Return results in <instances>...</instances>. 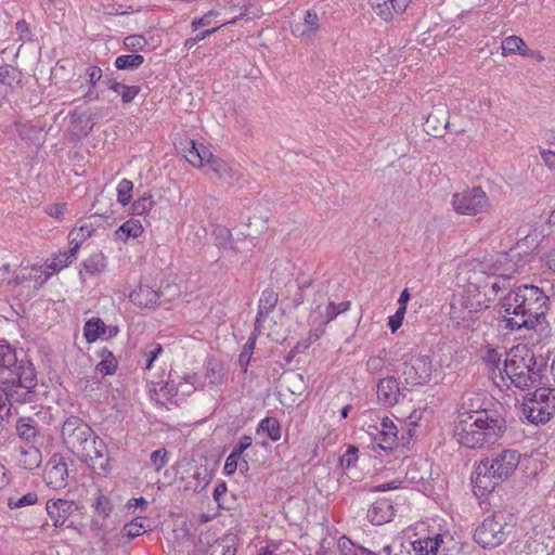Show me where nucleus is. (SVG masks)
<instances>
[{
	"instance_id": "nucleus-51",
	"label": "nucleus",
	"mask_w": 555,
	"mask_h": 555,
	"mask_svg": "<svg viewBox=\"0 0 555 555\" xmlns=\"http://www.w3.org/2000/svg\"><path fill=\"white\" fill-rule=\"evenodd\" d=\"M16 80L15 69L9 65L0 66V83L12 86Z\"/></svg>"
},
{
	"instance_id": "nucleus-47",
	"label": "nucleus",
	"mask_w": 555,
	"mask_h": 555,
	"mask_svg": "<svg viewBox=\"0 0 555 555\" xmlns=\"http://www.w3.org/2000/svg\"><path fill=\"white\" fill-rule=\"evenodd\" d=\"M118 363L116 358L114 359H102L95 366V372L105 375H113L117 370Z\"/></svg>"
},
{
	"instance_id": "nucleus-59",
	"label": "nucleus",
	"mask_w": 555,
	"mask_h": 555,
	"mask_svg": "<svg viewBox=\"0 0 555 555\" xmlns=\"http://www.w3.org/2000/svg\"><path fill=\"white\" fill-rule=\"evenodd\" d=\"M89 83L94 86L102 78V69L99 66H91L87 69Z\"/></svg>"
},
{
	"instance_id": "nucleus-41",
	"label": "nucleus",
	"mask_w": 555,
	"mask_h": 555,
	"mask_svg": "<svg viewBox=\"0 0 555 555\" xmlns=\"http://www.w3.org/2000/svg\"><path fill=\"white\" fill-rule=\"evenodd\" d=\"M133 183L128 179H122L117 185V201L122 206H127L132 198Z\"/></svg>"
},
{
	"instance_id": "nucleus-38",
	"label": "nucleus",
	"mask_w": 555,
	"mask_h": 555,
	"mask_svg": "<svg viewBox=\"0 0 555 555\" xmlns=\"http://www.w3.org/2000/svg\"><path fill=\"white\" fill-rule=\"evenodd\" d=\"M351 307V302L349 300L341 301L339 304H335L334 301H328L325 308V323H330L335 320L339 314L347 312Z\"/></svg>"
},
{
	"instance_id": "nucleus-7",
	"label": "nucleus",
	"mask_w": 555,
	"mask_h": 555,
	"mask_svg": "<svg viewBox=\"0 0 555 555\" xmlns=\"http://www.w3.org/2000/svg\"><path fill=\"white\" fill-rule=\"evenodd\" d=\"M504 377L519 389L542 385L545 367L538 365L533 351L526 345H517L505 352Z\"/></svg>"
},
{
	"instance_id": "nucleus-46",
	"label": "nucleus",
	"mask_w": 555,
	"mask_h": 555,
	"mask_svg": "<svg viewBox=\"0 0 555 555\" xmlns=\"http://www.w3.org/2000/svg\"><path fill=\"white\" fill-rule=\"evenodd\" d=\"M359 449L356 446H348L345 453L339 459V464L344 468H351L356 466L358 462Z\"/></svg>"
},
{
	"instance_id": "nucleus-1",
	"label": "nucleus",
	"mask_w": 555,
	"mask_h": 555,
	"mask_svg": "<svg viewBox=\"0 0 555 555\" xmlns=\"http://www.w3.org/2000/svg\"><path fill=\"white\" fill-rule=\"evenodd\" d=\"M548 297L542 288L522 284L507 292L496 306V320L509 332L532 331L545 320Z\"/></svg>"
},
{
	"instance_id": "nucleus-61",
	"label": "nucleus",
	"mask_w": 555,
	"mask_h": 555,
	"mask_svg": "<svg viewBox=\"0 0 555 555\" xmlns=\"http://www.w3.org/2000/svg\"><path fill=\"white\" fill-rule=\"evenodd\" d=\"M11 416V406L2 408L0 412V433L3 431L10 424Z\"/></svg>"
},
{
	"instance_id": "nucleus-49",
	"label": "nucleus",
	"mask_w": 555,
	"mask_h": 555,
	"mask_svg": "<svg viewBox=\"0 0 555 555\" xmlns=\"http://www.w3.org/2000/svg\"><path fill=\"white\" fill-rule=\"evenodd\" d=\"M251 444H253L251 437L248 436V435H243L242 437H240V439L237 440V442L233 447L232 452L234 454L238 455L240 457H242L244 452L247 449H249L251 447Z\"/></svg>"
},
{
	"instance_id": "nucleus-36",
	"label": "nucleus",
	"mask_w": 555,
	"mask_h": 555,
	"mask_svg": "<svg viewBox=\"0 0 555 555\" xmlns=\"http://www.w3.org/2000/svg\"><path fill=\"white\" fill-rule=\"evenodd\" d=\"M92 232L93 229L87 224L70 230L68 233L69 245L72 247H75L76 250H78L82 242H85L92 235Z\"/></svg>"
},
{
	"instance_id": "nucleus-64",
	"label": "nucleus",
	"mask_w": 555,
	"mask_h": 555,
	"mask_svg": "<svg viewBox=\"0 0 555 555\" xmlns=\"http://www.w3.org/2000/svg\"><path fill=\"white\" fill-rule=\"evenodd\" d=\"M147 501L143 498V496H140V498H132L128 501L127 503V507L128 509L130 508H141L142 511L146 509L147 508Z\"/></svg>"
},
{
	"instance_id": "nucleus-44",
	"label": "nucleus",
	"mask_w": 555,
	"mask_h": 555,
	"mask_svg": "<svg viewBox=\"0 0 555 555\" xmlns=\"http://www.w3.org/2000/svg\"><path fill=\"white\" fill-rule=\"evenodd\" d=\"M168 461L169 452L166 448H159L153 451L150 455V463L156 472H159L163 467H165Z\"/></svg>"
},
{
	"instance_id": "nucleus-2",
	"label": "nucleus",
	"mask_w": 555,
	"mask_h": 555,
	"mask_svg": "<svg viewBox=\"0 0 555 555\" xmlns=\"http://www.w3.org/2000/svg\"><path fill=\"white\" fill-rule=\"evenodd\" d=\"M0 385L17 403L38 400V378L35 365L5 340H0Z\"/></svg>"
},
{
	"instance_id": "nucleus-17",
	"label": "nucleus",
	"mask_w": 555,
	"mask_h": 555,
	"mask_svg": "<svg viewBox=\"0 0 555 555\" xmlns=\"http://www.w3.org/2000/svg\"><path fill=\"white\" fill-rule=\"evenodd\" d=\"M149 530L150 528L149 525L145 524V517L137 516L122 526L116 539L119 544L125 545Z\"/></svg>"
},
{
	"instance_id": "nucleus-10",
	"label": "nucleus",
	"mask_w": 555,
	"mask_h": 555,
	"mask_svg": "<svg viewBox=\"0 0 555 555\" xmlns=\"http://www.w3.org/2000/svg\"><path fill=\"white\" fill-rule=\"evenodd\" d=\"M509 533L508 525L503 513H495L487 517L474 533V540L483 548H493L501 545Z\"/></svg>"
},
{
	"instance_id": "nucleus-5",
	"label": "nucleus",
	"mask_w": 555,
	"mask_h": 555,
	"mask_svg": "<svg viewBox=\"0 0 555 555\" xmlns=\"http://www.w3.org/2000/svg\"><path fill=\"white\" fill-rule=\"evenodd\" d=\"M521 454L516 449L492 450L478 463L472 486L475 495L485 496L511 478L519 466Z\"/></svg>"
},
{
	"instance_id": "nucleus-9",
	"label": "nucleus",
	"mask_w": 555,
	"mask_h": 555,
	"mask_svg": "<svg viewBox=\"0 0 555 555\" xmlns=\"http://www.w3.org/2000/svg\"><path fill=\"white\" fill-rule=\"evenodd\" d=\"M185 158L194 167H207L206 173L209 171L225 182H230L234 178L232 168L220 157L214 155L211 151L203 144H197L194 140L185 142Z\"/></svg>"
},
{
	"instance_id": "nucleus-15",
	"label": "nucleus",
	"mask_w": 555,
	"mask_h": 555,
	"mask_svg": "<svg viewBox=\"0 0 555 555\" xmlns=\"http://www.w3.org/2000/svg\"><path fill=\"white\" fill-rule=\"evenodd\" d=\"M373 449H379L385 452H391L398 446V428L388 417L380 421L374 431L370 433Z\"/></svg>"
},
{
	"instance_id": "nucleus-14",
	"label": "nucleus",
	"mask_w": 555,
	"mask_h": 555,
	"mask_svg": "<svg viewBox=\"0 0 555 555\" xmlns=\"http://www.w3.org/2000/svg\"><path fill=\"white\" fill-rule=\"evenodd\" d=\"M406 390L408 386L401 387L395 376L379 378L376 385L378 403L387 408L395 406L405 397Z\"/></svg>"
},
{
	"instance_id": "nucleus-60",
	"label": "nucleus",
	"mask_w": 555,
	"mask_h": 555,
	"mask_svg": "<svg viewBox=\"0 0 555 555\" xmlns=\"http://www.w3.org/2000/svg\"><path fill=\"white\" fill-rule=\"evenodd\" d=\"M227 491H228V488H227L225 482L222 481V482L217 483L215 487V490H214V500L218 504H221L223 496L227 494Z\"/></svg>"
},
{
	"instance_id": "nucleus-26",
	"label": "nucleus",
	"mask_w": 555,
	"mask_h": 555,
	"mask_svg": "<svg viewBox=\"0 0 555 555\" xmlns=\"http://www.w3.org/2000/svg\"><path fill=\"white\" fill-rule=\"evenodd\" d=\"M106 334V325L102 319L93 317L85 323L83 336L88 343H93Z\"/></svg>"
},
{
	"instance_id": "nucleus-34",
	"label": "nucleus",
	"mask_w": 555,
	"mask_h": 555,
	"mask_svg": "<svg viewBox=\"0 0 555 555\" xmlns=\"http://www.w3.org/2000/svg\"><path fill=\"white\" fill-rule=\"evenodd\" d=\"M260 332L261 331H257L256 327L254 328V332L250 334L247 343L244 345V347L240 353L238 362L245 372L247 371V366H248L250 358L254 353L256 340H257Z\"/></svg>"
},
{
	"instance_id": "nucleus-52",
	"label": "nucleus",
	"mask_w": 555,
	"mask_h": 555,
	"mask_svg": "<svg viewBox=\"0 0 555 555\" xmlns=\"http://www.w3.org/2000/svg\"><path fill=\"white\" fill-rule=\"evenodd\" d=\"M304 25L306 31H314L319 28V16L315 12L308 10L305 13Z\"/></svg>"
},
{
	"instance_id": "nucleus-23",
	"label": "nucleus",
	"mask_w": 555,
	"mask_h": 555,
	"mask_svg": "<svg viewBox=\"0 0 555 555\" xmlns=\"http://www.w3.org/2000/svg\"><path fill=\"white\" fill-rule=\"evenodd\" d=\"M502 356L503 353L501 352L500 348L487 346L481 356V359L491 374H499L502 379H504V372L502 370L504 361H502Z\"/></svg>"
},
{
	"instance_id": "nucleus-40",
	"label": "nucleus",
	"mask_w": 555,
	"mask_h": 555,
	"mask_svg": "<svg viewBox=\"0 0 555 555\" xmlns=\"http://www.w3.org/2000/svg\"><path fill=\"white\" fill-rule=\"evenodd\" d=\"M154 201L151 194H144L133 202L131 206V212L134 216H143L153 208Z\"/></svg>"
},
{
	"instance_id": "nucleus-16",
	"label": "nucleus",
	"mask_w": 555,
	"mask_h": 555,
	"mask_svg": "<svg viewBox=\"0 0 555 555\" xmlns=\"http://www.w3.org/2000/svg\"><path fill=\"white\" fill-rule=\"evenodd\" d=\"M46 509L50 519L53 521V526L62 527L66 525L68 518L77 511V505L74 501L52 499L47 501Z\"/></svg>"
},
{
	"instance_id": "nucleus-13",
	"label": "nucleus",
	"mask_w": 555,
	"mask_h": 555,
	"mask_svg": "<svg viewBox=\"0 0 555 555\" xmlns=\"http://www.w3.org/2000/svg\"><path fill=\"white\" fill-rule=\"evenodd\" d=\"M42 478L46 485L54 490H60L67 486L68 465L62 454L55 453L48 460Z\"/></svg>"
},
{
	"instance_id": "nucleus-35",
	"label": "nucleus",
	"mask_w": 555,
	"mask_h": 555,
	"mask_svg": "<svg viewBox=\"0 0 555 555\" xmlns=\"http://www.w3.org/2000/svg\"><path fill=\"white\" fill-rule=\"evenodd\" d=\"M163 346L158 343L152 341L144 346L142 349V357L144 359L143 369L151 370L155 360L163 353Z\"/></svg>"
},
{
	"instance_id": "nucleus-11",
	"label": "nucleus",
	"mask_w": 555,
	"mask_h": 555,
	"mask_svg": "<svg viewBox=\"0 0 555 555\" xmlns=\"http://www.w3.org/2000/svg\"><path fill=\"white\" fill-rule=\"evenodd\" d=\"M452 206L459 215L476 216L486 211L489 206V198L480 186H474L454 193Z\"/></svg>"
},
{
	"instance_id": "nucleus-22",
	"label": "nucleus",
	"mask_w": 555,
	"mask_h": 555,
	"mask_svg": "<svg viewBox=\"0 0 555 555\" xmlns=\"http://www.w3.org/2000/svg\"><path fill=\"white\" fill-rule=\"evenodd\" d=\"M18 465L27 470L36 469L42 462L41 450L35 446L18 449Z\"/></svg>"
},
{
	"instance_id": "nucleus-6",
	"label": "nucleus",
	"mask_w": 555,
	"mask_h": 555,
	"mask_svg": "<svg viewBox=\"0 0 555 555\" xmlns=\"http://www.w3.org/2000/svg\"><path fill=\"white\" fill-rule=\"evenodd\" d=\"M506 281V275L499 269L493 270L492 276L475 273L474 278H469L465 296L461 299V308L455 304L451 305V318L460 323V321L472 319L474 313L487 309L499 292L507 288Z\"/></svg>"
},
{
	"instance_id": "nucleus-21",
	"label": "nucleus",
	"mask_w": 555,
	"mask_h": 555,
	"mask_svg": "<svg viewBox=\"0 0 555 555\" xmlns=\"http://www.w3.org/2000/svg\"><path fill=\"white\" fill-rule=\"evenodd\" d=\"M130 300L141 308H155L159 300V293L149 285H140L130 293Z\"/></svg>"
},
{
	"instance_id": "nucleus-45",
	"label": "nucleus",
	"mask_w": 555,
	"mask_h": 555,
	"mask_svg": "<svg viewBox=\"0 0 555 555\" xmlns=\"http://www.w3.org/2000/svg\"><path fill=\"white\" fill-rule=\"evenodd\" d=\"M124 46L132 52L142 51L147 46V40L142 35H130L124 39Z\"/></svg>"
},
{
	"instance_id": "nucleus-56",
	"label": "nucleus",
	"mask_w": 555,
	"mask_h": 555,
	"mask_svg": "<svg viewBox=\"0 0 555 555\" xmlns=\"http://www.w3.org/2000/svg\"><path fill=\"white\" fill-rule=\"evenodd\" d=\"M66 210L65 203L52 204L46 207L44 211L53 218H60Z\"/></svg>"
},
{
	"instance_id": "nucleus-58",
	"label": "nucleus",
	"mask_w": 555,
	"mask_h": 555,
	"mask_svg": "<svg viewBox=\"0 0 555 555\" xmlns=\"http://www.w3.org/2000/svg\"><path fill=\"white\" fill-rule=\"evenodd\" d=\"M402 485V481L401 480H391L389 482H384V483H380V485H377L376 487H374V491H378V492H385V491H389V490H396V489H399Z\"/></svg>"
},
{
	"instance_id": "nucleus-33",
	"label": "nucleus",
	"mask_w": 555,
	"mask_h": 555,
	"mask_svg": "<svg viewBox=\"0 0 555 555\" xmlns=\"http://www.w3.org/2000/svg\"><path fill=\"white\" fill-rule=\"evenodd\" d=\"M92 507L94 508L95 514L101 516L103 519L108 518L114 511V504L112 500L103 493H99L94 498Z\"/></svg>"
},
{
	"instance_id": "nucleus-29",
	"label": "nucleus",
	"mask_w": 555,
	"mask_h": 555,
	"mask_svg": "<svg viewBox=\"0 0 555 555\" xmlns=\"http://www.w3.org/2000/svg\"><path fill=\"white\" fill-rule=\"evenodd\" d=\"M143 227L139 220L130 219L124 222L116 231L115 235L121 241H127L129 237H138L142 234Z\"/></svg>"
},
{
	"instance_id": "nucleus-53",
	"label": "nucleus",
	"mask_w": 555,
	"mask_h": 555,
	"mask_svg": "<svg viewBox=\"0 0 555 555\" xmlns=\"http://www.w3.org/2000/svg\"><path fill=\"white\" fill-rule=\"evenodd\" d=\"M217 244L219 246L225 247L232 236L231 231L225 227H218L215 230Z\"/></svg>"
},
{
	"instance_id": "nucleus-43",
	"label": "nucleus",
	"mask_w": 555,
	"mask_h": 555,
	"mask_svg": "<svg viewBox=\"0 0 555 555\" xmlns=\"http://www.w3.org/2000/svg\"><path fill=\"white\" fill-rule=\"evenodd\" d=\"M388 1L389 0H370L375 14L386 22L393 18L392 8L388 4Z\"/></svg>"
},
{
	"instance_id": "nucleus-50",
	"label": "nucleus",
	"mask_w": 555,
	"mask_h": 555,
	"mask_svg": "<svg viewBox=\"0 0 555 555\" xmlns=\"http://www.w3.org/2000/svg\"><path fill=\"white\" fill-rule=\"evenodd\" d=\"M241 460V457L236 454H234L233 452H231L227 460H225V463H224V466H223V474L225 476H232L235 474L237 467H238V461Z\"/></svg>"
},
{
	"instance_id": "nucleus-25",
	"label": "nucleus",
	"mask_w": 555,
	"mask_h": 555,
	"mask_svg": "<svg viewBox=\"0 0 555 555\" xmlns=\"http://www.w3.org/2000/svg\"><path fill=\"white\" fill-rule=\"evenodd\" d=\"M78 250L69 245V248L60 251L54 256L51 263L47 264V269L52 270L54 273L60 272L62 269L68 267L77 258Z\"/></svg>"
},
{
	"instance_id": "nucleus-20",
	"label": "nucleus",
	"mask_w": 555,
	"mask_h": 555,
	"mask_svg": "<svg viewBox=\"0 0 555 555\" xmlns=\"http://www.w3.org/2000/svg\"><path fill=\"white\" fill-rule=\"evenodd\" d=\"M40 426L38 422L30 416H22L16 421L15 433L17 437L28 443H35L40 437Z\"/></svg>"
},
{
	"instance_id": "nucleus-19",
	"label": "nucleus",
	"mask_w": 555,
	"mask_h": 555,
	"mask_svg": "<svg viewBox=\"0 0 555 555\" xmlns=\"http://www.w3.org/2000/svg\"><path fill=\"white\" fill-rule=\"evenodd\" d=\"M393 515V506L388 500L374 502L367 511V519L374 526H380L390 521Z\"/></svg>"
},
{
	"instance_id": "nucleus-28",
	"label": "nucleus",
	"mask_w": 555,
	"mask_h": 555,
	"mask_svg": "<svg viewBox=\"0 0 555 555\" xmlns=\"http://www.w3.org/2000/svg\"><path fill=\"white\" fill-rule=\"evenodd\" d=\"M82 266L90 275L101 274L107 266L106 257L102 251L93 253L82 262Z\"/></svg>"
},
{
	"instance_id": "nucleus-24",
	"label": "nucleus",
	"mask_w": 555,
	"mask_h": 555,
	"mask_svg": "<svg viewBox=\"0 0 555 555\" xmlns=\"http://www.w3.org/2000/svg\"><path fill=\"white\" fill-rule=\"evenodd\" d=\"M257 434H266L272 441H279L282 437V427L276 417L267 416L257 426Z\"/></svg>"
},
{
	"instance_id": "nucleus-8",
	"label": "nucleus",
	"mask_w": 555,
	"mask_h": 555,
	"mask_svg": "<svg viewBox=\"0 0 555 555\" xmlns=\"http://www.w3.org/2000/svg\"><path fill=\"white\" fill-rule=\"evenodd\" d=\"M522 415L534 425H543L555 415V388L541 387L528 393L521 404Z\"/></svg>"
},
{
	"instance_id": "nucleus-42",
	"label": "nucleus",
	"mask_w": 555,
	"mask_h": 555,
	"mask_svg": "<svg viewBox=\"0 0 555 555\" xmlns=\"http://www.w3.org/2000/svg\"><path fill=\"white\" fill-rule=\"evenodd\" d=\"M38 502V494L36 492H28L21 498L10 496L8 499V506L11 509L22 508L25 506L34 505Z\"/></svg>"
},
{
	"instance_id": "nucleus-62",
	"label": "nucleus",
	"mask_w": 555,
	"mask_h": 555,
	"mask_svg": "<svg viewBox=\"0 0 555 555\" xmlns=\"http://www.w3.org/2000/svg\"><path fill=\"white\" fill-rule=\"evenodd\" d=\"M210 555H236L234 545H218Z\"/></svg>"
},
{
	"instance_id": "nucleus-12",
	"label": "nucleus",
	"mask_w": 555,
	"mask_h": 555,
	"mask_svg": "<svg viewBox=\"0 0 555 555\" xmlns=\"http://www.w3.org/2000/svg\"><path fill=\"white\" fill-rule=\"evenodd\" d=\"M433 372L431 360L428 356L412 354L402 363L400 370L406 386H418L426 384Z\"/></svg>"
},
{
	"instance_id": "nucleus-31",
	"label": "nucleus",
	"mask_w": 555,
	"mask_h": 555,
	"mask_svg": "<svg viewBox=\"0 0 555 555\" xmlns=\"http://www.w3.org/2000/svg\"><path fill=\"white\" fill-rule=\"evenodd\" d=\"M387 353L386 351L379 352L377 356H372L366 361V370L375 376H380L387 371Z\"/></svg>"
},
{
	"instance_id": "nucleus-30",
	"label": "nucleus",
	"mask_w": 555,
	"mask_h": 555,
	"mask_svg": "<svg viewBox=\"0 0 555 555\" xmlns=\"http://www.w3.org/2000/svg\"><path fill=\"white\" fill-rule=\"evenodd\" d=\"M144 63V56L138 53L119 55L115 60V67L119 70H134Z\"/></svg>"
},
{
	"instance_id": "nucleus-63",
	"label": "nucleus",
	"mask_w": 555,
	"mask_h": 555,
	"mask_svg": "<svg viewBox=\"0 0 555 555\" xmlns=\"http://www.w3.org/2000/svg\"><path fill=\"white\" fill-rule=\"evenodd\" d=\"M541 157H542L544 164L550 169H555V152H553L551 150H542Z\"/></svg>"
},
{
	"instance_id": "nucleus-37",
	"label": "nucleus",
	"mask_w": 555,
	"mask_h": 555,
	"mask_svg": "<svg viewBox=\"0 0 555 555\" xmlns=\"http://www.w3.org/2000/svg\"><path fill=\"white\" fill-rule=\"evenodd\" d=\"M525 49H527V44L524 39L518 36H508L502 41L503 55L516 53L521 55Z\"/></svg>"
},
{
	"instance_id": "nucleus-39",
	"label": "nucleus",
	"mask_w": 555,
	"mask_h": 555,
	"mask_svg": "<svg viewBox=\"0 0 555 555\" xmlns=\"http://www.w3.org/2000/svg\"><path fill=\"white\" fill-rule=\"evenodd\" d=\"M208 474L206 468H197L193 475L192 480L186 482L185 488L195 492L203 490L208 483Z\"/></svg>"
},
{
	"instance_id": "nucleus-54",
	"label": "nucleus",
	"mask_w": 555,
	"mask_h": 555,
	"mask_svg": "<svg viewBox=\"0 0 555 555\" xmlns=\"http://www.w3.org/2000/svg\"><path fill=\"white\" fill-rule=\"evenodd\" d=\"M311 286V282H306L302 285H298L296 293L294 294V297L292 298V309H297L300 305L304 304L305 297H304V289Z\"/></svg>"
},
{
	"instance_id": "nucleus-48",
	"label": "nucleus",
	"mask_w": 555,
	"mask_h": 555,
	"mask_svg": "<svg viewBox=\"0 0 555 555\" xmlns=\"http://www.w3.org/2000/svg\"><path fill=\"white\" fill-rule=\"evenodd\" d=\"M405 312L406 310L404 307H398L396 313L388 318V327L391 331V333H396L400 328Z\"/></svg>"
},
{
	"instance_id": "nucleus-18",
	"label": "nucleus",
	"mask_w": 555,
	"mask_h": 555,
	"mask_svg": "<svg viewBox=\"0 0 555 555\" xmlns=\"http://www.w3.org/2000/svg\"><path fill=\"white\" fill-rule=\"evenodd\" d=\"M278 300L279 295L272 288H266L262 291L258 301V311L255 320V327L257 331H261L262 323L274 310Z\"/></svg>"
},
{
	"instance_id": "nucleus-3",
	"label": "nucleus",
	"mask_w": 555,
	"mask_h": 555,
	"mask_svg": "<svg viewBox=\"0 0 555 555\" xmlns=\"http://www.w3.org/2000/svg\"><path fill=\"white\" fill-rule=\"evenodd\" d=\"M506 428L501 409L494 405L478 406L459 413L454 437L462 447L481 449L503 437Z\"/></svg>"
},
{
	"instance_id": "nucleus-57",
	"label": "nucleus",
	"mask_w": 555,
	"mask_h": 555,
	"mask_svg": "<svg viewBox=\"0 0 555 555\" xmlns=\"http://www.w3.org/2000/svg\"><path fill=\"white\" fill-rule=\"evenodd\" d=\"M15 29H16L21 40H23V41L30 40V30H29V27H28V24L26 23V21H24V20L17 21L15 24Z\"/></svg>"
},
{
	"instance_id": "nucleus-32",
	"label": "nucleus",
	"mask_w": 555,
	"mask_h": 555,
	"mask_svg": "<svg viewBox=\"0 0 555 555\" xmlns=\"http://www.w3.org/2000/svg\"><path fill=\"white\" fill-rule=\"evenodd\" d=\"M414 555H437V540H431L430 537L418 539L411 543Z\"/></svg>"
},
{
	"instance_id": "nucleus-55",
	"label": "nucleus",
	"mask_w": 555,
	"mask_h": 555,
	"mask_svg": "<svg viewBox=\"0 0 555 555\" xmlns=\"http://www.w3.org/2000/svg\"><path fill=\"white\" fill-rule=\"evenodd\" d=\"M218 15H219L218 11L211 10L208 13L204 14L202 17L194 20L191 24L192 28L195 30L198 27L207 26L211 23L212 18Z\"/></svg>"
},
{
	"instance_id": "nucleus-4",
	"label": "nucleus",
	"mask_w": 555,
	"mask_h": 555,
	"mask_svg": "<svg viewBox=\"0 0 555 555\" xmlns=\"http://www.w3.org/2000/svg\"><path fill=\"white\" fill-rule=\"evenodd\" d=\"M65 447L98 475L107 476L112 470V459L105 442L80 417H67L61 430Z\"/></svg>"
},
{
	"instance_id": "nucleus-27",
	"label": "nucleus",
	"mask_w": 555,
	"mask_h": 555,
	"mask_svg": "<svg viewBox=\"0 0 555 555\" xmlns=\"http://www.w3.org/2000/svg\"><path fill=\"white\" fill-rule=\"evenodd\" d=\"M106 85L109 90L118 93L121 96L122 103H130L140 92L139 86H127L116 81L115 79H108Z\"/></svg>"
}]
</instances>
